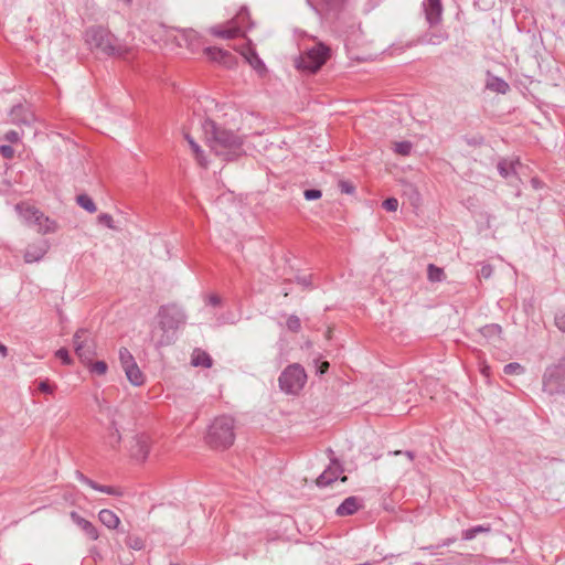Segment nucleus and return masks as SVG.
Returning <instances> with one entry per match:
<instances>
[{"label": "nucleus", "instance_id": "33", "mask_svg": "<svg viewBox=\"0 0 565 565\" xmlns=\"http://www.w3.org/2000/svg\"><path fill=\"white\" fill-rule=\"evenodd\" d=\"M412 147L413 146L409 141H398L394 142L393 150L401 156H408L411 153Z\"/></svg>", "mask_w": 565, "mask_h": 565}, {"label": "nucleus", "instance_id": "53", "mask_svg": "<svg viewBox=\"0 0 565 565\" xmlns=\"http://www.w3.org/2000/svg\"><path fill=\"white\" fill-rule=\"evenodd\" d=\"M482 373H483L484 375H488V367L482 369Z\"/></svg>", "mask_w": 565, "mask_h": 565}, {"label": "nucleus", "instance_id": "39", "mask_svg": "<svg viewBox=\"0 0 565 565\" xmlns=\"http://www.w3.org/2000/svg\"><path fill=\"white\" fill-rule=\"evenodd\" d=\"M127 545L130 548L136 550V551H139V550H141L145 546L143 541L140 537H137V536L128 537Z\"/></svg>", "mask_w": 565, "mask_h": 565}, {"label": "nucleus", "instance_id": "52", "mask_svg": "<svg viewBox=\"0 0 565 565\" xmlns=\"http://www.w3.org/2000/svg\"><path fill=\"white\" fill-rule=\"evenodd\" d=\"M0 354L4 358L7 356L8 354V349L6 345H3L2 343H0Z\"/></svg>", "mask_w": 565, "mask_h": 565}, {"label": "nucleus", "instance_id": "3", "mask_svg": "<svg viewBox=\"0 0 565 565\" xmlns=\"http://www.w3.org/2000/svg\"><path fill=\"white\" fill-rule=\"evenodd\" d=\"M85 42L90 50L108 56L124 57L131 52V46L102 26L88 29L85 33Z\"/></svg>", "mask_w": 565, "mask_h": 565}, {"label": "nucleus", "instance_id": "40", "mask_svg": "<svg viewBox=\"0 0 565 565\" xmlns=\"http://www.w3.org/2000/svg\"><path fill=\"white\" fill-rule=\"evenodd\" d=\"M523 372V367L519 363H509L504 366L505 374H520Z\"/></svg>", "mask_w": 565, "mask_h": 565}, {"label": "nucleus", "instance_id": "31", "mask_svg": "<svg viewBox=\"0 0 565 565\" xmlns=\"http://www.w3.org/2000/svg\"><path fill=\"white\" fill-rule=\"evenodd\" d=\"M78 205L89 213L96 212V205L94 201L86 194H82L77 196Z\"/></svg>", "mask_w": 565, "mask_h": 565}, {"label": "nucleus", "instance_id": "13", "mask_svg": "<svg viewBox=\"0 0 565 565\" xmlns=\"http://www.w3.org/2000/svg\"><path fill=\"white\" fill-rule=\"evenodd\" d=\"M425 17L430 26L441 21L443 6L441 0H426L423 3Z\"/></svg>", "mask_w": 565, "mask_h": 565}, {"label": "nucleus", "instance_id": "6", "mask_svg": "<svg viewBox=\"0 0 565 565\" xmlns=\"http://www.w3.org/2000/svg\"><path fill=\"white\" fill-rule=\"evenodd\" d=\"M279 387L282 392L290 395L298 394L307 382V374L300 364H291L287 366L280 374Z\"/></svg>", "mask_w": 565, "mask_h": 565}, {"label": "nucleus", "instance_id": "26", "mask_svg": "<svg viewBox=\"0 0 565 565\" xmlns=\"http://www.w3.org/2000/svg\"><path fill=\"white\" fill-rule=\"evenodd\" d=\"M185 139L193 152V154L195 156L200 166L202 167H206L207 166V162L203 156V151L201 150L200 146L194 141V139L190 136V135H185Z\"/></svg>", "mask_w": 565, "mask_h": 565}, {"label": "nucleus", "instance_id": "24", "mask_svg": "<svg viewBox=\"0 0 565 565\" xmlns=\"http://www.w3.org/2000/svg\"><path fill=\"white\" fill-rule=\"evenodd\" d=\"M191 362L194 366L210 367L212 365L210 355L202 350L193 351Z\"/></svg>", "mask_w": 565, "mask_h": 565}, {"label": "nucleus", "instance_id": "41", "mask_svg": "<svg viewBox=\"0 0 565 565\" xmlns=\"http://www.w3.org/2000/svg\"><path fill=\"white\" fill-rule=\"evenodd\" d=\"M383 206L385 210H387L390 212H395L398 207V201L395 198L386 199L383 202Z\"/></svg>", "mask_w": 565, "mask_h": 565}, {"label": "nucleus", "instance_id": "11", "mask_svg": "<svg viewBox=\"0 0 565 565\" xmlns=\"http://www.w3.org/2000/svg\"><path fill=\"white\" fill-rule=\"evenodd\" d=\"M51 244L47 239L39 238L29 243L23 250V259L26 264L41 262L49 253Z\"/></svg>", "mask_w": 565, "mask_h": 565}, {"label": "nucleus", "instance_id": "44", "mask_svg": "<svg viewBox=\"0 0 565 565\" xmlns=\"http://www.w3.org/2000/svg\"><path fill=\"white\" fill-rule=\"evenodd\" d=\"M557 328L565 332V309L555 317Z\"/></svg>", "mask_w": 565, "mask_h": 565}, {"label": "nucleus", "instance_id": "17", "mask_svg": "<svg viewBox=\"0 0 565 565\" xmlns=\"http://www.w3.org/2000/svg\"><path fill=\"white\" fill-rule=\"evenodd\" d=\"M175 40L180 46L184 45L190 50H195L200 45L199 34L192 29L179 31Z\"/></svg>", "mask_w": 565, "mask_h": 565}, {"label": "nucleus", "instance_id": "19", "mask_svg": "<svg viewBox=\"0 0 565 565\" xmlns=\"http://www.w3.org/2000/svg\"><path fill=\"white\" fill-rule=\"evenodd\" d=\"M361 507V501L358 498L349 497L337 508V514L341 516L351 515Z\"/></svg>", "mask_w": 565, "mask_h": 565}, {"label": "nucleus", "instance_id": "50", "mask_svg": "<svg viewBox=\"0 0 565 565\" xmlns=\"http://www.w3.org/2000/svg\"><path fill=\"white\" fill-rule=\"evenodd\" d=\"M209 303L212 306H216L220 303V298L216 295H211L209 297Z\"/></svg>", "mask_w": 565, "mask_h": 565}, {"label": "nucleus", "instance_id": "2", "mask_svg": "<svg viewBox=\"0 0 565 565\" xmlns=\"http://www.w3.org/2000/svg\"><path fill=\"white\" fill-rule=\"evenodd\" d=\"M185 323V315L181 308L163 306L158 312V327L151 332V341L157 347L168 345L172 342L175 331Z\"/></svg>", "mask_w": 565, "mask_h": 565}, {"label": "nucleus", "instance_id": "25", "mask_svg": "<svg viewBox=\"0 0 565 565\" xmlns=\"http://www.w3.org/2000/svg\"><path fill=\"white\" fill-rule=\"evenodd\" d=\"M448 39V35L446 32L439 31V32H431L424 38L419 40L420 43L424 44H431V45H438L445 42Z\"/></svg>", "mask_w": 565, "mask_h": 565}, {"label": "nucleus", "instance_id": "10", "mask_svg": "<svg viewBox=\"0 0 565 565\" xmlns=\"http://www.w3.org/2000/svg\"><path fill=\"white\" fill-rule=\"evenodd\" d=\"M127 450L135 462H145L150 450L149 437L142 434L134 435L127 444Z\"/></svg>", "mask_w": 565, "mask_h": 565}, {"label": "nucleus", "instance_id": "18", "mask_svg": "<svg viewBox=\"0 0 565 565\" xmlns=\"http://www.w3.org/2000/svg\"><path fill=\"white\" fill-rule=\"evenodd\" d=\"M99 522L109 530H117L120 525L119 516L109 509H103L98 512Z\"/></svg>", "mask_w": 565, "mask_h": 565}, {"label": "nucleus", "instance_id": "42", "mask_svg": "<svg viewBox=\"0 0 565 565\" xmlns=\"http://www.w3.org/2000/svg\"><path fill=\"white\" fill-rule=\"evenodd\" d=\"M54 390H55V387L53 385H51L47 381H41L39 383V391L44 394L51 395L54 393Z\"/></svg>", "mask_w": 565, "mask_h": 565}, {"label": "nucleus", "instance_id": "29", "mask_svg": "<svg viewBox=\"0 0 565 565\" xmlns=\"http://www.w3.org/2000/svg\"><path fill=\"white\" fill-rule=\"evenodd\" d=\"M480 331L484 338L495 340L500 338L502 330L499 324H489L483 327Z\"/></svg>", "mask_w": 565, "mask_h": 565}, {"label": "nucleus", "instance_id": "57", "mask_svg": "<svg viewBox=\"0 0 565 565\" xmlns=\"http://www.w3.org/2000/svg\"><path fill=\"white\" fill-rule=\"evenodd\" d=\"M345 480H347V477H345V476H343V477L341 478V481H345Z\"/></svg>", "mask_w": 565, "mask_h": 565}, {"label": "nucleus", "instance_id": "1", "mask_svg": "<svg viewBox=\"0 0 565 565\" xmlns=\"http://www.w3.org/2000/svg\"><path fill=\"white\" fill-rule=\"evenodd\" d=\"M205 140L211 150L222 160L232 161L247 153L249 145L254 148V139L260 138L259 131L250 132L249 126L243 124L234 131L206 119L202 124Z\"/></svg>", "mask_w": 565, "mask_h": 565}, {"label": "nucleus", "instance_id": "36", "mask_svg": "<svg viewBox=\"0 0 565 565\" xmlns=\"http://www.w3.org/2000/svg\"><path fill=\"white\" fill-rule=\"evenodd\" d=\"M489 530L487 527H483L482 525H478L471 529H468L462 532V539L466 541L472 540L476 537L477 534L482 532H488Z\"/></svg>", "mask_w": 565, "mask_h": 565}, {"label": "nucleus", "instance_id": "4", "mask_svg": "<svg viewBox=\"0 0 565 565\" xmlns=\"http://www.w3.org/2000/svg\"><path fill=\"white\" fill-rule=\"evenodd\" d=\"M234 439L235 424L232 417H216L209 426L206 441L211 447L225 449L233 445Z\"/></svg>", "mask_w": 565, "mask_h": 565}, {"label": "nucleus", "instance_id": "32", "mask_svg": "<svg viewBox=\"0 0 565 565\" xmlns=\"http://www.w3.org/2000/svg\"><path fill=\"white\" fill-rule=\"evenodd\" d=\"M119 361H120V365L122 369L126 367L127 365H131V364L136 363L135 358L132 356L130 351L126 348L119 349Z\"/></svg>", "mask_w": 565, "mask_h": 565}, {"label": "nucleus", "instance_id": "28", "mask_svg": "<svg viewBox=\"0 0 565 565\" xmlns=\"http://www.w3.org/2000/svg\"><path fill=\"white\" fill-rule=\"evenodd\" d=\"M84 365L94 374L105 375L108 371V366L104 361H95L90 360L88 363H84Z\"/></svg>", "mask_w": 565, "mask_h": 565}, {"label": "nucleus", "instance_id": "23", "mask_svg": "<svg viewBox=\"0 0 565 565\" xmlns=\"http://www.w3.org/2000/svg\"><path fill=\"white\" fill-rule=\"evenodd\" d=\"M487 87L490 90L500 94H505L510 88L509 84L504 79L497 76L489 77V79L487 81Z\"/></svg>", "mask_w": 565, "mask_h": 565}, {"label": "nucleus", "instance_id": "56", "mask_svg": "<svg viewBox=\"0 0 565 565\" xmlns=\"http://www.w3.org/2000/svg\"><path fill=\"white\" fill-rule=\"evenodd\" d=\"M253 119H254V118L250 116V117H247V118H246V121H250V120H253Z\"/></svg>", "mask_w": 565, "mask_h": 565}, {"label": "nucleus", "instance_id": "27", "mask_svg": "<svg viewBox=\"0 0 565 565\" xmlns=\"http://www.w3.org/2000/svg\"><path fill=\"white\" fill-rule=\"evenodd\" d=\"M121 441V434L116 425H113L106 438L109 448L117 449Z\"/></svg>", "mask_w": 565, "mask_h": 565}, {"label": "nucleus", "instance_id": "38", "mask_svg": "<svg viewBox=\"0 0 565 565\" xmlns=\"http://www.w3.org/2000/svg\"><path fill=\"white\" fill-rule=\"evenodd\" d=\"M55 356L58 358L65 365L73 364V359L70 352L65 348H61L55 352Z\"/></svg>", "mask_w": 565, "mask_h": 565}, {"label": "nucleus", "instance_id": "37", "mask_svg": "<svg viewBox=\"0 0 565 565\" xmlns=\"http://www.w3.org/2000/svg\"><path fill=\"white\" fill-rule=\"evenodd\" d=\"M286 326L290 331L298 332L301 327L300 319L297 316H289Z\"/></svg>", "mask_w": 565, "mask_h": 565}, {"label": "nucleus", "instance_id": "49", "mask_svg": "<svg viewBox=\"0 0 565 565\" xmlns=\"http://www.w3.org/2000/svg\"><path fill=\"white\" fill-rule=\"evenodd\" d=\"M492 274V267L489 266V265H484L482 268H481V275L484 277V278H489Z\"/></svg>", "mask_w": 565, "mask_h": 565}, {"label": "nucleus", "instance_id": "43", "mask_svg": "<svg viewBox=\"0 0 565 565\" xmlns=\"http://www.w3.org/2000/svg\"><path fill=\"white\" fill-rule=\"evenodd\" d=\"M303 195H305L306 200L312 201V200L320 199L322 194H321L320 190L311 189V190H306Z\"/></svg>", "mask_w": 565, "mask_h": 565}, {"label": "nucleus", "instance_id": "12", "mask_svg": "<svg viewBox=\"0 0 565 565\" xmlns=\"http://www.w3.org/2000/svg\"><path fill=\"white\" fill-rule=\"evenodd\" d=\"M246 18L245 12H241L236 19L226 23V25H216L211 28V33L215 36L223 39H233L242 33V28L238 25L241 21Z\"/></svg>", "mask_w": 565, "mask_h": 565}, {"label": "nucleus", "instance_id": "30", "mask_svg": "<svg viewBox=\"0 0 565 565\" xmlns=\"http://www.w3.org/2000/svg\"><path fill=\"white\" fill-rule=\"evenodd\" d=\"M82 481L87 484L89 488L96 490V491H99V492H103V493H106V494H116V491L114 488L111 487H108V486H99L98 483L94 482L93 480L90 479H87L85 477H81Z\"/></svg>", "mask_w": 565, "mask_h": 565}, {"label": "nucleus", "instance_id": "16", "mask_svg": "<svg viewBox=\"0 0 565 565\" xmlns=\"http://www.w3.org/2000/svg\"><path fill=\"white\" fill-rule=\"evenodd\" d=\"M204 53L211 61L217 62L226 67L234 65V57L227 51L210 46L204 50Z\"/></svg>", "mask_w": 565, "mask_h": 565}, {"label": "nucleus", "instance_id": "9", "mask_svg": "<svg viewBox=\"0 0 565 565\" xmlns=\"http://www.w3.org/2000/svg\"><path fill=\"white\" fill-rule=\"evenodd\" d=\"M543 388L548 394L565 392V363L553 365L545 371Z\"/></svg>", "mask_w": 565, "mask_h": 565}, {"label": "nucleus", "instance_id": "7", "mask_svg": "<svg viewBox=\"0 0 565 565\" xmlns=\"http://www.w3.org/2000/svg\"><path fill=\"white\" fill-rule=\"evenodd\" d=\"M73 348L81 363H88L97 355V345L89 330L78 329L73 335Z\"/></svg>", "mask_w": 565, "mask_h": 565}, {"label": "nucleus", "instance_id": "14", "mask_svg": "<svg viewBox=\"0 0 565 565\" xmlns=\"http://www.w3.org/2000/svg\"><path fill=\"white\" fill-rule=\"evenodd\" d=\"M70 516L72 521L84 532V534L93 540L96 541L99 537V531L98 529L88 520L81 516L77 512H71Z\"/></svg>", "mask_w": 565, "mask_h": 565}, {"label": "nucleus", "instance_id": "22", "mask_svg": "<svg viewBox=\"0 0 565 565\" xmlns=\"http://www.w3.org/2000/svg\"><path fill=\"white\" fill-rule=\"evenodd\" d=\"M243 55L245 56L249 65L258 73L263 74L266 72V66L264 62L260 60V57L256 54V52L249 49L246 53H243Z\"/></svg>", "mask_w": 565, "mask_h": 565}, {"label": "nucleus", "instance_id": "8", "mask_svg": "<svg viewBox=\"0 0 565 565\" xmlns=\"http://www.w3.org/2000/svg\"><path fill=\"white\" fill-rule=\"evenodd\" d=\"M328 57L329 49L320 43L308 50L299 57L297 67L309 72H316L326 63Z\"/></svg>", "mask_w": 565, "mask_h": 565}, {"label": "nucleus", "instance_id": "21", "mask_svg": "<svg viewBox=\"0 0 565 565\" xmlns=\"http://www.w3.org/2000/svg\"><path fill=\"white\" fill-rule=\"evenodd\" d=\"M520 166V162L514 159H503L498 163L499 173L508 179L516 173V168Z\"/></svg>", "mask_w": 565, "mask_h": 565}, {"label": "nucleus", "instance_id": "46", "mask_svg": "<svg viewBox=\"0 0 565 565\" xmlns=\"http://www.w3.org/2000/svg\"><path fill=\"white\" fill-rule=\"evenodd\" d=\"M339 186H340L341 191L344 193L351 194L354 192V186L347 181H341L339 183Z\"/></svg>", "mask_w": 565, "mask_h": 565}, {"label": "nucleus", "instance_id": "47", "mask_svg": "<svg viewBox=\"0 0 565 565\" xmlns=\"http://www.w3.org/2000/svg\"><path fill=\"white\" fill-rule=\"evenodd\" d=\"M4 139L10 142H18L20 140V135L19 132L11 130L6 134Z\"/></svg>", "mask_w": 565, "mask_h": 565}, {"label": "nucleus", "instance_id": "34", "mask_svg": "<svg viewBox=\"0 0 565 565\" xmlns=\"http://www.w3.org/2000/svg\"><path fill=\"white\" fill-rule=\"evenodd\" d=\"M97 222L110 230L117 231L118 226L115 224L113 216L108 213H102L97 217Z\"/></svg>", "mask_w": 565, "mask_h": 565}, {"label": "nucleus", "instance_id": "20", "mask_svg": "<svg viewBox=\"0 0 565 565\" xmlns=\"http://www.w3.org/2000/svg\"><path fill=\"white\" fill-rule=\"evenodd\" d=\"M127 380L132 384L134 386H140L145 383V375L142 374L141 370L139 369L137 363H134L131 365H127L122 369Z\"/></svg>", "mask_w": 565, "mask_h": 565}, {"label": "nucleus", "instance_id": "55", "mask_svg": "<svg viewBox=\"0 0 565 565\" xmlns=\"http://www.w3.org/2000/svg\"><path fill=\"white\" fill-rule=\"evenodd\" d=\"M18 110H22V107H17L13 109V113L18 111Z\"/></svg>", "mask_w": 565, "mask_h": 565}, {"label": "nucleus", "instance_id": "15", "mask_svg": "<svg viewBox=\"0 0 565 565\" xmlns=\"http://www.w3.org/2000/svg\"><path fill=\"white\" fill-rule=\"evenodd\" d=\"M342 473V468L338 461H332L331 465L319 476L317 484L319 487H327L335 481Z\"/></svg>", "mask_w": 565, "mask_h": 565}, {"label": "nucleus", "instance_id": "45", "mask_svg": "<svg viewBox=\"0 0 565 565\" xmlns=\"http://www.w3.org/2000/svg\"><path fill=\"white\" fill-rule=\"evenodd\" d=\"M0 152L7 159H11L14 156V150L11 146H1Z\"/></svg>", "mask_w": 565, "mask_h": 565}, {"label": "nucleus", "instance_id": "5", "mask_svg": "<svg viewBox=\"0 0 565 565\" xmlns=\"http://www.w3.org/2000/svg\"><path fill=\"white\" fill-rule=\"evenodd\" d=\"M15 211L22 222L29 226L35 227L39 234H54L60 228V225L55 220L46 216L40 210L26 203L17 204Z\"/></svg>", "mask_w": 565, "mask_h": 565}, {"label": "nucleus", "instance_id": "48", "mask_svg": "<svg viewBox=\"0 0 565 565\" xmlns=\"http://www.w3.org/2000/svg\"><path fill=\"white\" fill-rule=\"evenodd\" d=\"M393 454H394L395 456H401V455L405 456L408 462H412V461L414 460V458H415V455H414V452H412V451H405V452H403V451H401V450H396V451H394Z\"/></svg>", "mask_w": 565, "mask_h": 565}, {"label": "nucleus", "instance_id": "54", "mask_svg": "<svg viewBox=\"0 0 565 565\" xmlns=\"http://www.w3.org/2000/svg\"><path fill=\"white\" fill-rule=\"evenodd\" d=\"M122 2H125L126 4H130L131 0H121Z\"/></svg>", "mask_w": 565, "mask_h": 565}, {"label": "nucleus", "instance_id": "35", "mask_svg": "<svg viewBox=\"0 0 565 565\" xmlns=\"http://www.w3.org/2000/svg\"><path fill=\"white\" fill-rule=\"evenodd\" d=\"M427 273L430 281H440L444 278V270L433 264L428 266Z\"/></svg>", "mask_w": 565, "mask_h": 565}, {"label": "nucleus", "instance_id": "51", "mask_svg": "<svg viewBox=\"0 0 565 565\" xmlns=\"http://www.w3.org/2000/svg\"><path fill=\"white\" fill-rule=\"evenodd\" d=\"M328 369H329V363H328V362H323V363L320 365V367H319V373H320V374H323V373H326V372L328 371Z\"/></svg>", "mask_w": 565, "mask_h": 565}]
</instances>
